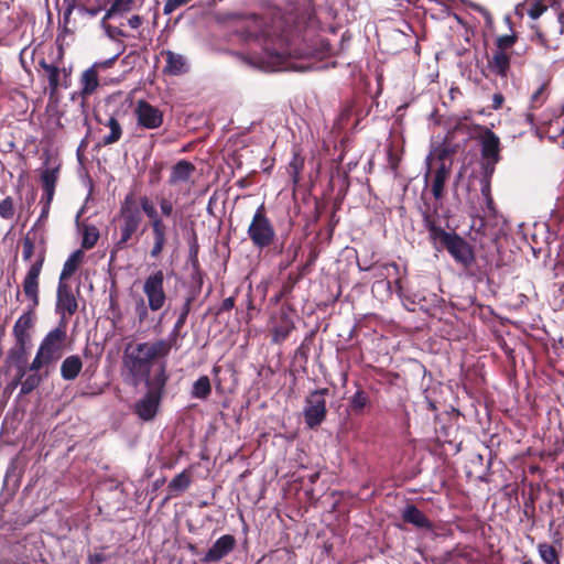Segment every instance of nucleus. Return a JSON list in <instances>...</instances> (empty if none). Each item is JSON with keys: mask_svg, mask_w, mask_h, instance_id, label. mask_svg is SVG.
Masks as SVG:
<instances>
[{"mask_svg": "<svg viewBox=\"0 0 564 564\" xmlns=\"http://www.w3.org/2000/svg\"><path fill=\"white\" fill-rule=\"evenodd\" d=\"M315 9L310 0H302L284 14L257 19L246 30L245 37L247 42H254L261 47V52L252 57L254 65L268 70L290 67L303 70L304 67L294 66L290 59L310 53L305 44L306 35L315 29Z\"/></svg>", "mask_w": 564, "mask_h": 564, "instance_id": "1", "label": "nucleus"}, {"mask_svg": "<svg viewBox=\"0 0 564 564\" xmlns=\"http://www.w3.org/2000/svg\"><path fill=\"white\" fill-rule=\"evenodd\" d=\"M59 167L44 169L41 172L40 180L42 183L43 189H53L55 191L56 183L58 181Z\"/></svg>", "mask_w": 564, "mask_h": 564, "instance_id": "42", "label": "nucleus"}, {"mask_svg": "<svg viewBox=\"0 0 564 564\" xmlns=\"http://www.w3.org/2000/svg\"><path fill=\"white\" fill-rule=\"evenodd\" d=\"M474 137L480 145V154L484 161L486 174H492L496 164L501 160V142L499 137L489 128L476 124Z\"/></svg>", "mask_w": 564, "mask_h": 564, "instance_id": "10", "label": "nucleus"}, {"mask_svg": "<svg viewBox=\"0 0 564 564\" xmlns=\"http://www.w3.org/2000/svg\"><path fill=\"white\" fill-rule=\"evenodd\" d=\"M109 560V556L102 552L90 553L87 556V564H104Z\"/></svg>", "mask_w": 564, "mask_h": 564, "instance_id": "58", "label": "nucleus"}, {"mask_svg": "<svg viewBox=\"0 0 564 564\" xmlns=\"http://www.w3.org/2000/svg\"><path fill=\"white\" fill-rule=\"evenodd\" d=\"M152 235V247L150 250V257L152 259H159L167 245L169 227L162 219H156L150 224Z\"/></svg>", "mask_w": 564, "mask_h": 564, "instance_id": "19", "label": "nucleus"}, {"mask_svg": "<svg viewBox=\"0 0 564 564\" xmlns=\"http://www.w3.org/2000/svg\"><path fill=\"white\" fill-rule=\"evenodd\" d=\"M29 310L23 313L15 322L12 335L17 344H24L31 346V334L30 330L34 326L35 314L34 310L37 306H33V302L29 301Z\"/></svg>", "mask_w": 564, "mask_h": 564, "instance_id": "17", "label": "nucleus"}, {"mask_svg": "<svg viewBox=\"0 0 564 564\" xmlns=\"http://www.w3.org/2000/svg\"><path fill=\"white\" fill-rule=\"evenodd\" d=\"M15 213L14 202L11 196H7L0 202V217L2 219H12Z\"/></svg>", "mask_w": 564, "mask_h": 564, "instance_id": "47", "label": "nucleus"}, {"mask_svg": "<svg viewBox=\"0 0 564 564\" xmlns=\"http://www.w3.org/2000/svg\"><path fill=\"white\" fill-rule=\"evenodd\" d=\"M402 520L410 523L417 529L431 530L433 528L432 521L414 505H408L402 510Z\"/></svg>", "mask_w": 564, "mask_h": 564, "instance_id": "24", "label": "nucleus"}, {"mask_svg": "<svg viewBox=\"0 0 564 564\" xmlns=\"http://www.w3.org/2000/svg\"><path fill=\"white\" fill-rule=\"evenodd\" d=\"M73 31L68 28V24H58V34L56 37V43L58 46V59H63L64 57V42L66 35H72Z\"/></svg>", "mask_w": 564, "mask_h": 564, "instance_id": "46", "label": "nucleus"}, {"mask_svg": "<svg viewBox=\"0 0 564 564\" xmlns=\"http://www.w3.org/2000/svg\"><path fill=\"white\" fill-rule=\"evenodd\" d=\"M165 56V66L163 72L171 76H178L187 70L186 59L183 55L174 53L172 51H165L163 53Z\"/></svg>", "mask_w": 564, "mask_h": 564, "instance_id": "26", "label": "nucleus"}, {"mask_svg": "<svg viewBox=\"0 0 564 564\" xmlns=\"http://www.w3.org/2000/svg\"><path fill=\"white\" fill-rule=\"evenodd\" d=\"M328 394L327 388L316 389L310 392L304 401V422L307 427L316 429L326 419V395Z\"/></svg>", "mask_w": 564, "mask_h": 564, "instance_id": "13", "label": "nucleus"}, {"mask_svg": "<svg viewBox=\"0 0 564 564\" xmlns=\"http://www.w3.org/2000/svg\"><path fill=\"white\" fill-rule=\"evenodd\" d=\"M503 102H505V97L501 93L494 94L491 109H494V110L500 109L502 107Z\"/></svg>", "mask_w": 564, "mask_h": 564, "instance_id": "64", "label": "nucleus"}, {"mask_svg": "<svg viewBox=\"0 0 564 564\" xmlns=\"http://www.w3.org/2000/svg\"><path fill=\"white\" fill-rule=\"evenodd\" d=\"M533 41L547 51H557L561 46L560 39H549L546 33L540 30L535 32Z\"/></svg>", "mask_w": 564, "mask_h": 564, "instance_id": "45", "label": "nucleus"}, {"mask_svg": "<svg viewBox=\"0 0 564 564\" xmlns=\"http://www.w3.org/2000/svg\"><path fill=\"white\" fill-rule=\"evenodd\" d=\"M453 160L448 163H438L433 172V180L431 191L435 199H442L445 194V183L448 180L452 171Z\"/></svg>", "mask_w": 564, "mask_h": 564, "instance_id": "22", "label": "nucleus"}, {"mask_svg": "<svg viewBox=\"0 0 564 564\" xmlns=\"http://www.w3.org/2000/svg\"><path fill=\"white\" fill-rule=\"evenodd\" d=\"M132 6L133 0H111L110 8L106 11L104 18L101 19V24H105V21L115 17L116 14L130 11Z\"/></svg>", "mask_w": 564, "mask_h": 564, "instance_id": "38", "label": "nucleus"}, {"mask_svg": "<svg viewBox=\"0 0 564 564\" xmlns=\"http://www.w3.org/2000/svg\"><path fill=\"white\" fill-rule=\"evenodd\" d=\"M63 4L65 9L63 11L62 20H59L61 24H68L70 20V15L75 9V0H64Z\"/></svg>", "mask_w": 564, "mask_h": 564, "instance_id": "56", "label": "nucleus"}, {"mask_svg": "<svg viewBox=\"0 0 564 564\" xmlns=\"http://www.w3.org/2000/svg\"><path fill=\"white\" fill-rule=\"evenodd\" d=\"M30 345L17 344L9 349L7 362L13 366L26 365Z\"/></svg>", "mask_w": 564, "mask_h": 564, "instance_id": "32", "label": "nucleus"}, {"mask_svg": "<svg viewBox=\"0 0 564 564\" xmlns=\"http://www.w3.org/2000/svg\"><path fill=\"white\" fill-rule=\"evenodd\" d=\"M294 311L289 305H282L279 312L270 317L269 330L271 343H284L295 329Z\"/></svg>", "mask_w": 564, "mask_h": 564, "instance_id": "14", "label": "nucleus"}, {"mask_svg": "<svg viewBox=\"0 0 564 564\" xmlns=\"http://www.w3.org/2000/svg\"><path fill=\"white\" fill-rule=\"evenodd\" d=\"M234 307H235V297H232V296L227 297V299H225V300L221 302V304H220V306H219V308H218V311H217V314H220V313H223V312L230 311V310H232Z\"/></svg>", "mask_w": 564, "mask_h": 564, "instance_id": "61", "label": "nucleus"}, {"mask_svg": "<svg viewBox=\"0 0 564 564\" xmlns=\"http://www.w3.org/2000/svg\"><path fill=\"white\" fill-rule=\"evenodd\" d=\"M313 337H314V332H312L308 336H306L304 338V340L302 341V344L297 347V349L295 350V356L296 357H300L302 359H304V361L307 360L308 358V352H310V345L312 344L313 341Z\"/></svg>", "mask_w": 564, "mask_h": 564, "instance_id": "51", "label": "nucleus"}, {"mask_svg": "<svg viewBox=\"0 0 564 564\" xmlns=\"http://www.w3.org/2000/svg\"><path fill=\"white\" fill-rule=\"evenodd\" d=\"M102 26L106 29L108 36L111 39L127 36V33H124L120 28L107 24V21H105V24H102Z\"/></svg>", "mask_w": 564, "mask_h": 564, "instance_id": "59", "label": "nucleus"}, {"mask_svg": "<svg viewBox=\"0 0 564 564\" xmlns=\"http://www.w3.org/2000/svg\"><path fill=\"white\" fill-rule=\"evenodd\" d=\"M538 552L545 564H561L560 552L553 544L546 542L539 543Z\"/></svg>", "mask_w": 564, "mask_h": 564, "instance_id": "35", "label": "nucleus"}, {"mask_svg": "<svg viewBox=\"0 0 564 564\" xmlns=\"http://www.w3.org/2000/svg\"><path fill=\"white\" fill-rule=\"evenodd\" d=\"M119 55L120 53L105 61L95 62L91 66L83 70L78 79L79 89L72 95V99H80V102L84 106L88 98L97 93L100 86L99 74L111 68Z\"/></svg>", "mask_w": 564, "mask_h": 564, "instance_id": "8", "label": "nucleus"}, {"mask_svg": "<svg viewBox=\"0 0 564 564\" xmlns=\"http://www.w3.org/2000/svg\"><path fill=\"white\" fill-rule=\"evenodd\" d=\"M134 116L138 127L148 130L160 128L164 121L163 111L143 99L137 102Z\"/></svg>", "mask_w": 564, "mask_h": 564, "instance_id": "16", "label": "nucleus"}, {"mask_svg": "<svg viewBox=\"0 0 564 564\" xmlns=\"http://www.w3.org/2000/svg\"><path fill=\"white\" fill-rule=\"evenodd\" d=\"M55 191L53 189H43V195L40 200V205H50L52 204Z\"/></svg>", "mask_w": 564, "mask_h": 564, "instance_id": "63", "label": "nucleus"}, {"mask_svg": "<svg viewBox=\"0 0 564 564\" xmlns=\"http://www.w3.org/2000/svg\"><path fill=\"white\" fill-rule=\"evenodd\" d=\"M165 274L163 270H156L150 273L142 286V291L147 296L149 308L152 312H158L164 307L167 296L164 289Z\"/></svg>", "mask_w": 564, "mask_h": 564, "instance_id": "15", "label": "nucleus"}, {"mask_svg": "<svg viewBox=\"0 0 564 564\" xmlns=\"http://www.w3.org/2000/svg\"><path fill=\"white\" fill-rule=\"evenodd\" d=\"M83 369V361L78 355L66 357L61 365V377L66 381L75 380Z\"/></svg>", "mask_w": 564, "mask_h": 564, "instance_id": "27", "label": "nucleus"}, {"mask_svg": "<svg viewBox=\"0 0 564 564\" xmlns=\"http://www.w3.org/2000/svg\"><path fill=\"white\" fill-rule=\"evenodd\" d=\"M99 122L102 123L105 127L109 128L110 130L108 134H105L100 139V145H111L117 143L121 139L123 130L119 120L115 116L109 117V119L106 122H102L101 120H99Z\"/></svg>", "mask_w": 564, "mask_h": 564, "instance_id": "28", "label": "nucleus"}, {"mask_svg": "<svg viewBox=\"0 0 564 564\" xmlns=\"http://www.w3.org/2000/svg\"><path fill=\"white\" fill-rule=\"evenodd\" d=\"M33 373L29 375L24 380L20 381L21 383V395H28L33 390H35L42 381L47 377L48 372L45 371L44 375L39 373V371H32Z\"/></svg>", "mask_w": 564, "mask_h": 564, "instance_id": "33", "label": "nucleus"}, {"mask_svg": "<svg viewBox=\"0 0 564 564\" xmlns=\"http://www.w3.org/2000/svg\"><path fill=\"white\" fill-rule=\"evenodd\" d=\"M41 67V77L48 84L50 99L56 98L61 88L67 89L72 86V66L65 67L57 64L47 63L45 58L39 61Z\"/></svg>", "mask_w": 564, "mask_h": 564, "instance_id": "12", "label": "nucleus"}, {"mask_svg": "<svg viewBox=\"0 0 564 564\" xmlns=\"http://www.w3.org/2000/svg\"><path fill=\"white\" fill-rule=\"evenodd\" d=\"M185 0H167L164 3L163 12L164 14H170L175 11L178 7H181Z\"/></svg>", "mask_w": 564, "mask_h": 564, "instance_id": "60", "label": "nucleus"}, {"mask_svg": "<svg viewBox=\"0 0 564 564\" xmlns=\"http://www.w3.org/2000/svg\"><path fill=\"white\" fill-rule=\"evenodd\" d=\"M312 261H310L308 263L304 264L302 267V271L296 273V272H290L286 280L283 282L282 286H281V290H280V297H288L294 290L295 285L299 283V281L301 280L302 275H303V271L307 268V265L311 263Z\"/></svg>", "mask_w": 564, "mask_h": 564, "instance_id": "41", "label": "nucleus"}, {"mask_svg": "<svg viewBox=\"0 0 564 564\" xmlns=\"http://www.w3.org/2000/svg\"><path fill=\"white\" fill-rule=\"evenodd\" d=\"M77 307V301L70 288L64 281H59L57 286L56 308L66 312L68 315H73L76 313Z\"/></svg>", "mask_w": 564, "mask_h": 564, "instance_id": "23", "label": "nucleus"}, {"mask_svg": "<svg viewBox=\"0 0 564 564\" xmlns=\"http://www.w3.org/2000/svg\"><path fill=\"white\" fill-rule=\"evenodd\" d=\"M169 381V375L166 372V362L163 361L159 365L153 376L148 375L147 378L143 379L145 387L148 388L147 392L153 393L154 395H159L163 399L165 393V387Z\"/></svg>", "mask_w": 564, "mask_h": 564, "instance_id": "21", "label": "nucleus"}, {"mask_svg": "<svg viewBox=\"0 0 564 564\" xmlns=\"http://www.w3.org/2000/svg\"><path fill=\"white\" fill-rule=\"evenodd\" d=\"M183 329V327L174 324L171 333L169 334V337L166 339L162 338V339H159L158 341H163L167 345V350H166V357L170 355L171 352V349L176 346V343H177V338L181 336V330Z\"/></svg>", "mask_w": 564, "mask_h": 564, "instance_id": "50", "label": "nucleus"}, {"mask_svg": "<svg viewBox=\"0 0 564 564\" xmlns=\"http://www.w3.org/2000/svg\"><path fill=\"white\" fill-rule=\"evenodd\" d=\"M41 207L42 208H41L40 217L37 218L35 224L32 226V228H31L32 230H44L43 226L48 217L51 206L50 205H41Z\"/></svg>", "mask_w": 564, "mask_h": 564, "instance_id": "54", "label": "nucleus"}, {"mask_svg": "<svg viewBox=\"0 0 564 564\" xmlns=\"http://www.w3.org/2000/svg\"><path fill=\"white\" fill-rule=\"evenodd\" d=\"M115 220L118 223L117 230L119 235L118 240L115 242L116 251L132 247L138 241V238L134 239V236L143 220L133 193H129L124 196L123 200L120 203L119 213Z\"/></svg>", "mask_w": 564, "mask_h": 564, "instance_id": "5", "label": "nucleus"}, {"mask_svg": "<svg viewBox=\"0 0 564 564\" xmlns=\"http://www.w3.org/2000/svg\"><path fill=\"white\" fill-rule=\"evenodd\" d=\"M167 345L163 341L129 343L123 350V380L138 387L151 373L153 361L166 357Z\"/></svg>", "mask_w": 564, "mask_h": 564, "instance_id": "2", "label": "nucleus"}, {"mask_svg": "<svg viewBox=\"0 0 564 564\" xmlns=\"http://www.w3.org/2000/svg\"><path fill=\"white\" fill-rule=\"evenodd\" d=\"M236 546V539L231 534H224L215 541L212 547L200 560L203 563H216L230 554Z\"/></svg>", "mask_w": 564, "mask_h": 564, "instance_id": "18", "label": "nucleus"}, {"mask_svg": "<svg viewBox=\"0 0 564 564\" xmlns=\"http://www.w3.org/2000/svg\"><path fill=\"white\" fill-rule=\"evenodd\" d=\"M149 310V304L145 305L144 300L140 299V301L135 305V315L140 324L144 323L148 319Z\"/></svg>", "mask_w": 564, "mask_h": 564, "instance_id": "53", "label": "nucleus"}, {"mask_svg": "<svg viewBox=\"0 0 564 564\" xmlns=\"http://www.w3.org/2000/svg\"><path fill=\"white\" fill-rule=\"evenodd\" d=\"M517 41L518 35L514 32L511 34L500 35L496 39V48L492 52V56L488 58V68L491 73L501 78L508 77L511 55Z\"/></svg>", "mask_w": 564, "mask_h": 564, "instance_id": "11", "label": "nucleus"}, {"mask_svg": "<svg viewBox=\"0 0 564 564\" xmlns=\"http://www.w3.org/2000/svg\"><path fill=\"white\" fill-rule=\"evenodd\" d=\"M101 10H102L101 7H93V8L83 7L79 9V12L83 15H87L89 18H95L101 12Z\"/></svg>", "mask_w": 564, "mask_h": 564, "instance_id": "62", "label": "nucleus"}, {"mask_svg": "<svg viewBox=\"0 0 564 564\" xmlns=\"http://www.w3.org/2000/svg\"><path fill=\"white\" fill-rule=\"evenodd\" d=\"M66 338L65 327H56L48 332L41 341L37 352L28 368L29 371H40L59 360L65 350Z\"/></svg>", "mask_w": 564, "mask_h": 564, "instance_id": "7", "label": "nucleus"}, {"mask_svg": "<svg viewBox=\"0 0 564 564\" xmlns=\"http://www.w3.org/2000/svg\"><path fill=\"white\" fill-rule=\"evenodd\" d=\"M199 245L196 232L193 230L191 238L188 239V263L193 271L199 274Z\"/></svg>", "mask_w": 564, "mask_h": 564, "instance_id": "39", "label": "nucleus"}, {"mask_svg": "<svg viewBox=\"0 0 564 564\" xmlns=\"http://www.w3.org/2000/svg\"><path fill=\"white\" fill-rule=\"evenodd\" d=\"M99 239V231L95 226H85L83 231L82 248L89 250L94 248Z\"/></svg>", "mask_w": 564, "mask_h": 564, "instance_id": "43", "label": "nucleus"}, {"mask_svg": "<svg viewBox=\"0 0 564 564\" xmlns=\"http://www.w3.org/2000/svg\"><path fill=\"white\" fill-rule=\"evenodd\" d=\"M546 9L547 6L543 0H527L524 3L517 6L516 12L520 15H522L523 12H527L530 18L538 19L546 11Z\"/></svg>", "mask_w": 564, "mask_h": 564, "instance_id": "31", "label": "nucleus"}, {"mask_svg": "<svg viewBox=\"0 0 564 564\" xmlns=\"http://www.w3.org/2000/svg\"><path fill=\"white\" fill-rule=\"evenodd\" d=\"M546 84H542L531 96V108H540L546 100Z\"/></svg>", "mask_w": 564, "mask_h": 564, "instance_id": "49", "label": "nucleus"}, {"mask_svg": "<svg viewBox=\"0 0 564 564\" xmlns=\"http://www.w3.org/2000/svg\"><path fill=\"white\" fill-rule=\"evenodd\" d=\"M304 169V158L297 152L293 153L292 160L286 167L288 174L294 185H297L301 180V172Z\"/></svg>", "mask_w": 564, "mask_h": 564, "instance_id": "37", "label": "nucleus"}, {"mask_svg": "<svg viewBox=\"0 0 564 564\" xmlns=\"http://www.w3.org/2000/svg\"><path fill=\"white\" fill-rule=\"evenodd\" d=\"M370 397L368 392L358 388L357 391L349 398L348 406L352 414L361 415L366 408L370 405Z\"/></svg>", "mask_w": 564, "mask_h": 564, "instance_id": "29", "label": "nucleus"}, {"mask_svg": "<svg viewBox=\"0 0 564 564\" xmlns=\"http://www.w3.org/2000/svg\"><path fill=\"white\" fill-rule=\"evenodd\" d=\"M473 128L466 123H456L446 133L443 143L434 150V156L438 163H447L449 159L460 150H465L467 142L473 139Z\"/></svg>", "mask_w": 564, "mask_h": 564, "instance_id": "9", "label": "nucleus"}, {"mask_svg": "<svg viewBox=\"0 0 564 564\" xmlns=\"http://www.w3.org/2000/svg\"><path fill=\"white\" fill-rule=\"evenodd\" d=\"M46 234L45 230L30 229L22 239V258L30 261L36 253V260L30 265L23 282L25 297L33 302V306L40 305V274L46 257Z\"/></svg>", "mask_w": 564, "mask_h": 564, "instance_id": "4", "label": "nucleus"}, {"mask_svg": "<svg viewBox=\"0 0 564 564\" xmlns=\"http://www.w3.org/2000/svg\"><path fill=\"white\" fill-rule=\"evenodd\" d=\"M534 514H535L534 500H533L532 496L530 495L529 498L523 503V516L527 519H531L534 521Z\"/></svg>", "mask_w": 564, "mask_h": 564, "instance_id": "57", "label": "nucleus"}, {"mask_svg": "<svg viewBox=\"0 0 564 564\" xmlns=\"http://www.w3.org/2000/svg\"><path fill=\"white\" fill-rule=\"evenodd\" d=\"M212 393L210 380L207 376H200L192 387L191 394L193 398L206 400Z\"/></svg>", "mask_w": 564, "mask_h": 564, "instance_id": "36", "label": "nucleus"}, {"mask_svg": "<svg viewBox=\"0 0 564 564\" xmlns=\"http://www.w3.org/2000/svg\"><path fill=\"white\" fill-rule=\"evenodd\" d=\"M195 293H188L187 296L184 300V303L182 304L181 308L178 310V316L175 322L176 325L184 327L188 317V314L192 310V304L195 301Z\"/></svg>", "mask_w": 564, "mask_h": 564, "instance_id": "44", "label": "nucleus"}, {"mask_svg": "<svg viewBox=\"0 0 564 564\" xmlns=\"http://www.w3.org/2000/svg\"><path fill=\"white\" fill-rule=\"evenodd\" d=\"M138 206L141 210V214L144 213L149 218V224L154 223L156 219H162V216L158 213L153 202L147 195H143L139 198Z\"/></svg>", "mask_w": 564, "mask_h": 564, "instance_id": "40", "label": "nucleus"}, {"mask_svg": "<svg viewBox=\"0 0 564 564\" xmlns=\"http://www.w3.org/2000/svg\"><path fill=\"white\" fill-rule=\"evenodd\" d=\"M189 485L191 474L187 470H183L170 481L167 488L172 495H178L188 489Z\"/></svg>", "mask_w": 564, "mask_h": 564, "instance_id": "34", "label": "nucleus"}, {"mask_svg": "<svg viewBox=\"0 0 564 564\" xmlns=\"http://www.w3.org/2000/svg\"><path fill=\"white\" fill-rule=\"evenodd\" d=\"M247 235L252 246L260 251L274 246L275 253L281 254L283 252V243L279 247L275 246L276 231L263 203L256 209L248 226Z\"/></svg>", "mask_w": 564, "mask_h": 564, "instance_id": "6", "label": "nucleus"}, {"mask_svg": "<svg viewBox=\"0 0 564 564\" xmlns=\"http://www.w3.org/2000/svg\"><path fill=\"white\" fill-rule=\"evenodd\" d=\"M162 398L153 393L145 392V394L135 403L134 413L143 421H151L155 417Z\"/></svg>", "mask_w": 564, "mask_h": 564, "instance_id": "20", "label": "nucleus"}, {"mask_svg": "<svg viewBox=\"0 0 564 564\" xmlns=\"http://www.w3.org/2000/svg\"><path fill=\"white\" fill-rule=\"evenodd\" d=\"M378 272L376 276L382 278L380 283H386L387 286H390V281L387 278L390 275V270H393L395 274H399V265L395 262L386 263L378 267Z\"/></svg>", "mask_w": 564, "mask_h": 564, "instance_id": "48", "label": "nucleus"}, {"mask_svg": "<svg viewBox=\"0 0 564 564\" xmlns=\"http://www.w3.org/2000/svg\"><path fill=\"white\" fill-rule=\"evenodd\" d=\"M301 247L300 246H290L286 250L288 259L285 261L280 262L279 267L280 270H285L289 268L297 258L299 251Z\"/></svg>", "mask_w": 564, "mask_h": 564, "instance_id": "52", "label": "nucleus"}, {"mask_svg": "<svg viewBox=\"0 0 564 564\" xmlns=\"http://www.w3.org/2000/svg\"><path fill=\"white\" fill-rule=\"evenodd\" d=\"M159 206H160V209H161V216H164L166 218H170L173 216L174 214V206H173V203L165 198V197H162L160 200H159Z\"/></svg>", "mask_w": 564, "mask_h": 564, "instance_id": "55", "label": "nucleus"}, {"mask_svg": "<svg viewBox=\"0 0 564 564\" xmlns=\"http://www.w3.org/2000/svg\"><path fill=\"white\" fill-rule=\"evenodd\" d=\"M195 171L196 167L192 162L187 160H180L176 164L172 166L167 182L170 185L187 182Z\"/></svg>", "mask_w": 564, "mask_h": 564, "instance_id": "25", "label": "nucleus"}, {"mask_svg": "<svg viewBox=\"0 0 564 564\" xmlns=\"http://www.w3.org/2000/svg\"><path fill=\"white\" fill-rule=\"evenodd\" d=\"M85 257V253L83 250L78 249L74 251L68 259L65 261L61 275L59 281H65L69 279L78 269L79 264L83 262Z\"/></svg>", "mask_w": 564, "mask_h": 564, "instance_id": "30", "label": "nucleus"}, {"mask_svg": "<svg viewBox=\"0 0 564 564\" xmlns=\"http://www.w3.org/2000/svg\"><path fill=\"white\" fill-rule=\"evenodd\" d=\"M437 208L431 210L430 204L421 210L423 225L429 231V238L435 250H446L456 263L464 268H470L475 262L473 247L467 240L455 231H446L436 224Z\"/></svg>", "mask_w": 564, "mask_h": 564, "instance_id": "3", "label": "nucleus"}]
</instances>
